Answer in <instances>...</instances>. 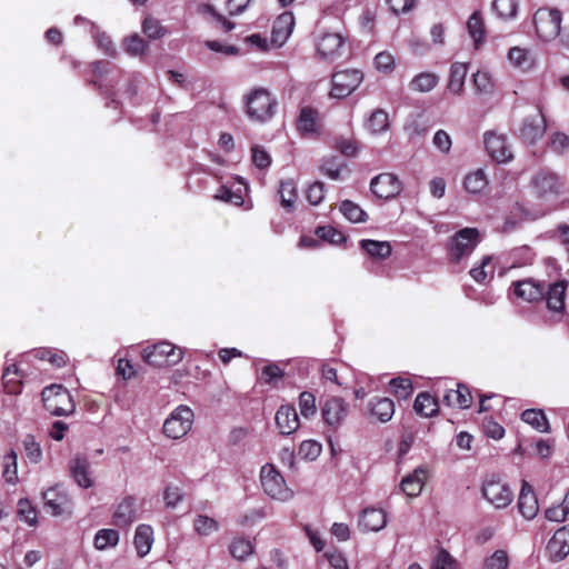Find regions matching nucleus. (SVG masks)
<instances>
[{
  "instance_id": "13",
  "label": "nucleus",
  "mask_w": 569,
  "mask_h": 569,
  "mask_svg": "<svg viewBox=\"0 0 569 569\" xmlns=\"http://www.w3.org/2000/svg\"><path fill=\"white\" fill-rule=\"evenodd\" d=\"M345 39L340 33L329 32L322 34L317 43L319 56L329 61H335L342 56Z\"/></svg>"
},
{
  "instance_id": "19",
  "label": "nucleus",
  "mask_w": 569,
  "mask_h": 569,
  "mask_svg": "<svg viewBox=\"0 0 569 569\" xmlns=\"http://www.w3.org/2000/svg\"><path fill=\"white\" fill-rule=\"evenodd\" d=\"M276 426L283 436L296 432L300 426L296 408L290 405H282L276 412Z\"/></svg>"
},
{
  "instance_id": "29",
  "label": "nucleus",
  "mask_w": 569,
  "mask_h": 569,
  "mask_svg": "<svg viewBox=\"0 0 569 569\" xmlns=\"http://www.w3.org/2000/svg\"><path fill=\"white\" fill-rule=\"evenodd\" d=\"M297 130L301 134H311L319 131V113L311 107H303L297 119Z\"/></svg>"
},
{
  "instance_id": "49",
  "label": "nucleus",
  "mask_w": 569,
  "mask_h": 569,
  "mask_svg": "<svg viewBox=\"0 0 569 569\" xmlns=\"http://www.w3.org/2000/svg\"><path fill=\"white\" fill-rule=\"evenodd\" d=\"M509 558L505 550H496L483 561L482 569H508Z\"/></svg>"
},
{
  "instance_id": "27",
  "label": "nucleus",
  "mask_w": 569,
  "mask_h": 569,
  "mask_svg": "<svg viewBox=\"0 0 569 569\" xmlns=\"http://www.w3.org/2000/svg\"><path fill=\"white\" fill-rule=\"evenodd\" d=\"M24 373L20 366L16 362L7 365L4 368L2 380L8 393L18 395L21 391Z\"/></svg>"
},
{
  "instance_id": "37",
  "label": "nucleus",
  "mask_w": 569,
  "mask_h": 569,
  "mask_svg": "<svg viewBox=\"0 0 569 569\" xmlns=\"http://www.w3.org/2000/svg\"><path fill=\"white\" fill-rule=\"evenodd\" d=\"M293 28V17L291 13H282L274 21L272 29V41L284 42Z\"/></svg>"
},
{
  "instance_id": "5",
  "label": "nucleus",
  "mask_w": 569,
  "mask_h": 569,
  "mask_svg": "<svg viewBox=\"0 0 569 569\" xmlns=\"http://www.w3.org/2000/svg\"><path fill=\"white\" fill-rule=\"evenodd\" d=\"M260 480L263 491L272 499L287 501L292 498V491L287 487L283 477L272 465L267 463L262 466Z\"/></svg>"
},
{
  "instance_id": "53",
  "label": "nucleus",
  "mask_w": 569,
  "mask_h": 569,
  "mask_svg": "<svg viewBox=\"0 0 569 569\" xmlns=\"http://www.w3.org/2000/svg\"><path fill=\"white\" fill-rule=\"evenodd\" d=\"M23 447L28 459L38 463L42 458V450L40 445L36 441V438L31 435L26 436L23 440Z\"/></svg>"
},
{
  "instance_id": "50",
  "label": "nucleus",
  "mask_w": 569,
  "mask_h": 569,
  "mask_svg": "<svg viewBox=\"0 0 569 569\" xmlns=\"http://www.w3.org/2000/svg\"><path fill=\"white\" fill-rule=\"evenodd\" d=\"M91 70V79L88 80V84L101 90V84L98 82L99 79L103 78L109 71V62L103 60L93 61L89 64Z\"/></svg>"
},
{
  "instance_id": "44",
  "label": "nucleus",
  "mask_w": 569,
  "mask_h": 569,
  "mask_svg": "<svg viewBox=\"0 0 569 569\" xmlns=\"http://www.w3.org/2000/svg\"><path fill=\"white\" fill-rule=\"evenodd\" d=\"M119 542V532L114 529H100L94 536V547L104 550L114 547Z\"/></svg>"
},
{
  "instance_id": "15",
  "label": "nucleus",
  "mask_w": 569,
  "mask_h": 569,
  "mask_svg": "<svg viewBox=\"0 0 569 569\" xmlns=\"http://www.w3.org/2000/svg\"><path fill=\"white\" fill-rule=\"evenodd\" d=\"M485 147L488 154L497 162L503 163L512 158V153L503 134L487 132L485 134Z\"/></svg>"
},
{
  "instance_id": "39",
  "label": "nucleus",
  "mask_w": 569,
  "mask_h": 569,
  "mask_svg": "<svg viewBox=\"0 0 569 569\" xmlns=\"http://www.w3.org/2000/svg\"><path fill=\"white\" fill-rule=\"evenodd\" d=\"M176 350L179 351V356H184L186 350L174 346L169 341H159L152 345H148L142 348L139 352L140 356H173Z\"/></svg>"
},
{
  "instance_id": "36",
  "label": "nucleus",
  "mask_w": 569,
  "mask_h": 569,
  "mask_svg": "<svg viewBox=\"0 0 569 569\" xmlns=\"http://www.w3.org/2000/svg\"><path fill=\"white\" fill-rule=\"evenodd\" d=\"M230 555L239 560H247L254 552L253 542L244 537H234L229 545Z\"/></svg>"
},
{
  "instance_id": "8",
  "label": "nucleus",
  "mask_w": 569,
  "mask_h": 569,
  "mask_svg": "<svg viewBox=\"0 0 569 569\" xmlns=\"http://www.w3.org/2000/svg\"><path fill=\"white\" fill-rule=\"evenodd\" d=\"M363 80V73L357 69L337 71L331 77L330 96L342 99L351 94Z\"/></svg>"
},
{
  "instance_id": "18",
  "label": "nucleus",
  "mask_w": 569,
  "mask_h": 569,
  "mask_svg": "<svg viewBox=\"0 0 569 569\" xmlns=\"http://www.w3.org/2000/svg\"><path fill=\"white\" fill-rule=\"evenodd\" d=\"M552 561H560L569 555V523L558 529L547 545Z\"/></svg>"
},
{
  "instance_id": "64",
  "label": "nucleus",
  "mask_w": 569,
  "mask_h": 569,
  "mask_svg": "<svg viewBox=\"0 0 569 569\" xmlns=\"http://www.w3.org/2000/svg\"><path fill=\"white\" fill-rule=\"evenodd\" d=\"M508 59L513 66L521 69H526L528 64L527 51L519 47H513L509 50Z\"/></svg>"
},
{
  "instance_id": "41",
  "label": "nucleus",
  "mask_w": 569,
  "mask_h": 569,
  "mask_svg": "<svg viewBox=\"0 0 569 569\" xmlns=\"http://www.w3.org/2000/svg\"><path fill=\"white\" fill-rule=\"evenodd\" d=\"M320 170L328 178L339 180L341 179V171L348 169L346 162L338 156H330L323 159Z\"/></svg>"
},
{
  "instance_id": "11",
  "label": "nucleus",
  "mask_w": 569,
  "mask_h": 569,
  "mask_svg": "<svg viewBox=\"0 0 569 569\" xmlns=\"http://www.w3.org/2000/svg\"><path fill=\"white\" fill-rule=\"evenodd\" d=\"M370 190L377 198L389 200L401 192L402 183L396 174L383 172L371 180Z\"/></svg>"
},
{
  "instance_id": "26",
  "label": "nucleus",
  "mask_w": 569,
  "mask_h": 569,
  "mask_svg": "<svg viewBox=\"0 0 569 569\" xmlns=\"http://www.w3.org/2000/svg\"><path fill=\"white\" fill-rule=\"evenodd\" d=\"M89 461L84 457H74L70 463L69 469L72 478L81 488L88 489L93 485L89 472Z\"/></svg>"
},
{
  "instance_id": "59",
  "label": "nucleus",
  "mask_w": 569,
  "mask_h": 569,
  "mask_svg": "<svg viewBox=\"0 0 569 569\" xmlns=\"http://www.w3.org/2000/svg\"><path fill=\"white\" fill-rule=\"evenodd\" d=\"M214 199L224 201L228 203H233L236 206H240L243 202V198L240 193L233 192L230 188L226 186H221L216 196Z\"/></svg>"
},
{
  "instance_id": "62",
  "label": "nucleus",
  "mask_w": 569,
  "mask_h": 569,
  "mask_svg": "<svg viewBox=\"0 0 569 569\" xmlns=\"http://www.w3.org/2000/svg\"><path fill=\"white\" fill-rule=\"evenodd\" d=\"M473 86L479 93H488L492 89L491 78L487 72L478 71L473 74Z\"/></svg>"
},
{
  "instance_id": "12",
  "label": "nucleus",
  "mask_w": 569,
  "mask_h": 569,
  "mask_svg": "<svg viewBox=\"0 0 569 569\" xmlns=\"http://www.w3.org/2000/svg\"><path fill=\"white\" fill-rule=\"evenodd\" d=\"M546 129L547 121L542 111L539 109L535 114L523 119L519 129V136L525 142L532 144L542 138Z\"/></svg>"
},
{
  "instance_id": "35",
  "label": "nucleus",
  "mask_w": 569,
  "mask_h": 569,
  "mask_svg": "<svg viewBox=\"0 0 569 569\" xmlns=\"http://www.w3.org/2000/svg\"><path fill=\"white\" fill-rule=\"evenodd\" d=\"M193 531L200 537H209L218 532L221 528L220 522L204 513H198L192 520Z\"/></svg>"
},
{
  "instance_id": "3",
  "label": "nucleus",
  "mask_w": 569,
  "mask_h": 569,
  "mask_svg": "<svg viewBox=\"0 0 569 569\" xmlns=\"http://www.w3.org/2000/svg\"><path fill=\"white\" fill-rule=\"evenodd\" d=\"M480 242V232L477 228L466 227L457 231L448 242V254L452 262H459L468 257Z\"/></svg>"
},
{
  "instance_id": "57",
  "label": "nucleus",
  "mask_w": 569,
  "mask_h": 569,
  "mask_svg": "<svg viewBox=\"0 0 569 569\" xmlns=\"http://www.w3.org/2000/svg\"><path fill=\"white\" fill-rule=\"evenodd\" d=\"M148 48V43L138 34H133L128 37L124 40V49L128 53L132 56H138L143 53Z\"/></svg>"
},
{
  "instance_id": "42",
  "label": "nucleus",
  "mask_w": 569,
  "mask_h": 569,
  "mask_svg": "<svg viewBox=\"0 0 569 569\" xmlns=\"http://www.w3.org/2000/svg\"><path fill=\"white\" fill-rule=\"evenodd\" d=\"M281 206L289 212L293 211L297 199V189L293 180L281 181L279 188Z\"/></svg>"
},
{
  "instance_id": "47",
  "label": "nucleus",
  "mask_w": 569,
  "mask_h": 569,
  "mask_svg": "<svg viewBox=\"0 0 569 569\" xmlns=\"http://www.w3.org/2000/svg\"><path fill=\"white\" fill-rule=\"evenodd\" d=\"M390 387L398 399H408L413 391L412 382L408 378H395L390 381Z\"/></svg>"
},
{
  "instance_id": "1",
  "label": "nucleus",
  "mask_w": 569,
  "mask_h": 569,
  "mask_svg": "<svg viewBox=\"0 0 569 569\" xmlns=\"http://www.w3.org/2000/svg\"><path fill=\"white\" fill-rule=\"evenodd\" d=\"M278 102L264 88H254L246 97V113L257 122L270 120L277 111Z\"/></svg>"
},
{
  "instance_id": "56",
  "label": "nucleus",
  "mask_w": 569,
  "mask_h": 569,
  "mask_svg": "<svg viewBox=\"0 0 569 569\" xmlns=\"http://www.w3.org/2000/svg\"><path fill=\"white\" fill-rule=\"evenodd\" d=\"M306 198L312 206H318L325 198V183L315 181L306 190Z\"/></svg>"
},
{
  "instance_id": "54",
  "label": "nucleus",
  "mask_w": 569,
  "mask_h": 569,
  "mask_svg": "<svg viewBox=\"0 0 569 569\" xmlns=\"http://www.w3.org/2000/svg\"><path fill=\"white\" fill-rule=\"evenodd\" d=\"M18 513L28 525L34 526L37 523V510L28 499L18 501Z\"/></svg>"
},
{
  "instance_id": "40",
  "label": "nucleus",
  "mask_w": 569,
  "mask_h": 569,
  "mask_svg": "<svg viewBox=\"0 0 569 569\" xmlns=\"http://www.w3.org/2000/svg\"><path fill=\"white\" fill-rule=\"evenodd\" d=\"M521 420L540 432L549 431V423L541 409H527L521 413Z\"/></svg>"
},
{
  "instance_id": "6",
  "label": "nucleus",
  "mask_w": 569,
  "mask_h": 569,
  "mask_svg": "<svg viewBox=\"0 0 569 569\" xmlns=\"http://www.w3.org/2000/svg\"><path fill=\"white\" fill-rule=\"evenodd\" d=\"M193 411L188 406L177 407L163 423V433L171 439L184 437L193 423Z\"/></svg>"
},
{
  "instance_id": "51",
  "label": "nucleus",
  "mask_w": 569,
  "mask_h": 569,
  "mask_svg": "<svg viewBox=\"0 0 569 569\" xmlns=\"http://www.w3.org/2000/svg\"><path fill=\"white\" fill-rule=\"evenodd\" d=\"M299 409L303 418H310L316 415V398L309 391H303L299 396Z\"/></svg>"
},
{
  "instance_id": "33",
  "label": "nucleus",
  "mask_w": 569,
  "mask_h": 569,
  "mask_svg": "<svg viewBox=\"0 0 569 569\" xmlns=\"http://www.w3.org/2000/svg\"><path fill=\"white\" fill-rule=\"evenodd\" d=\"M134 548L139 557L149 553L153 543V530L149 525H139L134 532Z\"/></svg>"
},
{
  "instance_id": "10",
  "label": "nucleus",
  "mask_w": 569,
  "mask_h": 569,
  "mask_svg": "<svg viewBox=\"0 0 569 569\" xmlns=\"http://www.w3.org/2000/svg\"><path fill=\"white\" fill-rule=\"evenodd\" d=\"M42 499L44 501V508L52 516L72 515L73 502L68 492L60 485H56L43 491Z\"/></svg>"
},
{
  "instance_id": "48",
  "label": "nucleus",
  "mask_w": 569,
  "mask_h": 569,
  "mask_svg": "<svg viewBox=\"0 0 569 569\" xmlns=\"http://www.w3.org/2000/svg\"><path fill=\"white\" fill-rule=\"evenodd\" d=\"M142 31L149 39H160L166 34V29L160 21L150 16L143 20Z\"/></svg>"
},
{
  "instance_id": "61",
  "label": "nucleus",
  "mask_w": 569,
  "mask_h": 569,
  "mask_svg": "<svg viewBox=\"0 0 569 569\" xmlns=\"http://www.w3.org/2000/svg\"><path fill=\"white\" fill-rule=\"evenodd\" d=\"M283 377V371L274 363L267 365L261 371L260 379L267 383L276 385Z\"/></svg>"
},
{
  "instance_id": "20",
  "label": "nucleus",
  "mask_w": 569,
  "mask_h": 569,
  "mask_svg": "<svg viewBox=\"0 0 569 569\" xmlns=\"http://www.w3.org/2000/svg\"><path fill=\"white\" fill-rule=\"evenodd\" d=\"M136 520V499L132 496L124 497L116 507L113 523L119 528H127Z\"/></svg>"
},
{
  "instance_id": "7",
  "label": "nucleus",
  "mask_w": 569,
  "mask_h": 569,
  "mask_svg": "<svg viewBox=\"0 0 569 569\" xmlns=\"http://www.w3.org/2000/svg\"><path fill=\"white\" fill-rule=\"evenodd\" d=\"M482 495L497 509L506 508L513 499V492L509 486L495 475L485 479Z\"/></svg>"
},
{
  "instance_id": "34",
  "label": "nucleus",
  "mask_w": 569,
  "mask_h": 569,
  "mask_svg": "<svg viewBox=\"0 0 569 569\" xmlns=\"http://www.w3.org/2000/svg\"><path fill=\"white\" fill-rule=\"evenodd\" d=\"M360 248L372 259L385 260L391 256L392 248L388 241L363 239Z\"/></svg>"
},
{
  "instance_id": "60",
  "label": "nucleus",
  "mask_w": 569,
  "mask_h": 569,
  "mask_svg": "<svg viewBox=\"0 0 569 569\" xmlns=\"http://www.w3.org/2000/svg\"><path fill=\"white\" fill-rule=\"evenodd\" d=\"M375 66L379 71L390 73L395 69V59L389 52L382 51L375 57Z\"/></svg>"
},
{
  "instance_id": "63",
  "label": "nucleus",
  "mask_w": 569,
  "mask_h": 569,
  "mask_svg": "<svg viewBox=\"0 0 569 569\" xmlns=\"http://www.w3.org/2000/svg\"><path fill=\"white\" fill-rule=\"evenodd\" d=\"M183 495L179 487L168 486L163 492V500L168 508H174L182 500Z\"/></svg>"
},
{
  "instance_id": "45",
  "label": "nucleus",
  "mask_w": 569,
  "mask_h": 569,
  "mask_svg": "<svg viewBox=\"0 0 569 569\" xmlns=\"http://www.w3.org/2000/svg\"><path fill=\"white\" fill-rule=\"evenodd\" d=\"M463 184L467 191L478 193L487 187L488 180L485 172L478 169L466 176Z\"/></svg>"
},
{
  "instance_id": "16",
  "label": "nucleus",
  "mask_w": 569,
  "mask_h": 569,
  "mask_svg": "<svg viewBox=\"0 0 569 569\" xmlns=\"http://www.w3.org/2000/svg\"><path fill=\"white\" fill-rule=\"evenodd\" d=\"M568 288L567 280H558L545 287V297L547 308L557 313L565 312L566 309V292Z\"/></svg>"
},
{
  "instance_id": "52",
  "label": "nucleus",
  "mask_w": 569,
  "mask_h": 569,
  "mask_svg": "<svg viewBox=\"0 0 569 569\" xmlns=\"http://www.w3.org/2000/svg\"><path fill=\"white\" fill-rule=\"evenodd\" d=\"M492 9L503 19H509L516 16L517 2L516 0H493Z\"/></svg>"
},
{
  "instance_id": "4",
  "label": "nucleus",
  "mask_w": 569,
  "mask_h": 569,
  "mask_svg": "<svg viewBox=\"0 0 569 569\" xmlns=\"http://www.w3.org/2000/svg\"><path fill=\"white\" fill-rule=\"evenodd\" d=\"M536 32L543 41L561 34V12L558 9L540 8L533 16Z\"/></svg>"
},
{
  "instance_id": "2",
  "label": "nucleus",
  "mask_w": 569,
  "mask_h": 569,
  "mask_svg": "<svg viewBox=\"0 0 569 569\" xmlns=\"http://www.w3.org/2000/svg\"><path fill=\"white\" fill-rule=\"evenodd\" d=\"M42 401L46 410L53 416H69L76 406L70 392L61 385H51L42 390Z\"/></svg>"
},
{
  "instance_id": "14",
  "label": "nucleus",
  "mask_w": 569,
  "mask_h": 569,
  "mask_svg": "<svg viewBox=\"0 0 569 569\" xmlns=\"http://www.w3.org/2000/svg\"><path fill=\"white\" fill-rule=\"evenodd\" d=\"M517 298L528 302H538L543 300L545 284L541 281L531 278L513 281L511 284Z\"/></svg>"
},
{
  "instance_id": "46",
  "label": "nucleus",
  "mask_w": 569,
  "mask_h": 569,
  "mask_svg": "<svg viewBox=\"0 0 569 569\" xmlns=\"http://www.w3.org/2000/svg\"><path fill=\"white\" fill-rule=\"evenodd\" d=\"M389 127L388 113L382 109L375 110L368 119V128L372 133H381Z\"/></svg>"
},
{
  "instance_id": "58",
  "label": "nucleus",
  "mask_w": 569,
  "mask_h": 569,
  "mask_svg": "<svg viewBox=\"0 0 569 569\" xmlns=\"http://www.w3.org/2000/svg\"><path fill=\"white\" fill-rule=\"evenodd\" d=\"M333 148L346 157H355L358 152V144L355 139L336 138Z\"/></svg>"
},
{
  "instance_id": "23",
  "label": "nucleus",
  "mask_w": 569,
  "mask_h": 569,
  "mask_svg": "<svg viewBox=\"0 0 569 569\" xmlns=\"http://www.w3.org/2000/svg\"><path fill=\"white\" fill-rule=\"evenodd\" d=\"M151 358H119L117 375L123 380H130L142 371V365L159 366L150 361Z\"/></svg>"
},
{
  "instance_id": "17",
  "label": "nucleus",
  "mask_w": 569,
  "mask_h": 569,
  "mask_svg": "<svg viewBox=\"0 0 569 569\" xmlns=\"http://www.w3.org/2000/svg\"><path fill=\"white\" fill-rule=\"evenodd\" d=\"M321 413L327 425L337 428L347 417L348 405L342 398L332 397L325 402Z\"/></svg>"
},
{
  "instance_id": "32",
  "label": "nucleus",
  "mask_w": 569,
  "mask_h": 569,
  "mask_svg": "<svg viewBox=\"0 0 569 569\" xmlns=\"http://www.w3.org/2000/svg\"><path fill=\"white\" fill-rule=\"evenodd\" d=\"M440 78L431 71H423L416 74L408 87L413 92L426 93L433 90L439 84Z\"/></svg>"
},
{
  "instance_id": "21",
  "label": "nucleus",
  "mask_w": 569,
  "mask_h": 569,
  "mask_svg": "<svg viewBox=\"0 0 569 569\" xmlns=\"http://www.w3.org/2000/svg\"><path fill=\"white\" fill-rule=\"evenodd\" d=\"M518 509L523 518L533 519L539 510L538 499L532 490V487L523 481L521 491L518 499Z\"/></svg>"
},
{
  "instance_id": "38",
  "label": "nucleus",
  "mask_w": 569,
  "mask_h": 569,
  "mask_svg": "<svg viewBox=\"0 0 569 569\" xmlns=\"http://www.w3.org/2000/svg\"><path fill=\"white\" fill-rule=\"evenodd\" d=\"M413 409L423 417H433L438 413L439 406L435 397L428 392H421L415 400Z\"/></svg>"
},
{
  "instance_id": "43",
  "label": "nucleus",
  "mask_w": 569,
  "mask_h": 569,
  "mask_svg": "<svg viewBox=\"0 0 569 569\" xmlns=\"http://www.w3.org/2000/svg\"><path fill=\"white\" fill-rule=\"evenodd\" d=\"M340 212L353 223L365 222L368 219V214L360 208L359 204L351 200H343L340 203Z\"/></svg>"
},
{
  "instance_id": "22",
  "label": "nucleus",
  "mask_w": 569,
  "mask_h": 569,
  "mask_svg": "<svg viewBox=\"0 0 569 569\" xmlns=\"http://www.w3.org/2000/svg\"><path fill=\"white\" fill-rule=\"evenodd\" d=\"M442 399L449 407H458L460 409L469 408L472 402L471 392L463 383H456V388L446 389Z\"/></svg>"
},
{
  "instance_id": "28",
  "label": "nucleus",
  "mask_w": 569,
  "mask_h": 569,
  "mask_svg": "<svg viewBox=\"0 0 569 569\" xmlns=\"http://www.w3.org/2000/svg\"><path fill=\"white\" fill-rule=\"evenodd\" d=\"M369 411L372 418L379 422H388L395 415V403L389 398H373L369 402Z\"/></svg>"
},
{
  "instance_id": "55",
  "label": "nucleus",
  "mask_w": 569,
  "mask_h": 569,
  "mask_svg": "<svg viewBox=\"0 0 569 569\" xmlns=\"http://www.w3.org/2000/svg\"><path fill=\"white\" fill-rule=\"evenodd\" d=\"M316 236L320 240L329 241L330 243H339L345 239L343 234L331 226H320L316 229Z\"/></svg>"
},
{
  "instance_id": "30",
  "label": "nucleus",
  "mask_w": 569,
  "mask_h": 569,
  "mask_svg": "<svg viewBox=\"0 0 569 569\" xmlns=\"http://www.w3.org/2000/svg\"><path fill=\"white\" fill-rule=\"evenodd\" d=\"M467 30L473 40L475 48L479 49L487 36L483 14L480 10H476L471 13L467 21Z\"/></svg>"
},
{
  "instance_id": "9",
  "label": "nucleus",
  "mask_w": 569,
  "mask_h": 569,
  "mask_svg": "<svg viewBox=\"0 0 569 569\" xmlns=\"http://www.w3.org/2000/svg\"><path fill=\"white\" fill-rule=\"evenodd\" d=\"M531 187L538 198L548 199L561 193L563 182L557 173L541 169L532 177Z\"/></svg>"
},
{
  "instance_id": "25",
  "label": "nucleus",
  "mask_w": 569,
  "mask_h": 569,
  "mask_svg": "<svg viewBox=\"0 0 569 569\" xmlns=\"http://www.w3.org/2000/svg\"><path fill=\"white\" fill-rule=\"evenodd\" d=\"M387 525V515L382 509L367 508L359 518V526L363 531H379Z\"/></svg>"
},
{
  "instance_id": "31",
  "label": "nucleus",
  "mask_w": 569,
  "mask_h": 569,
  "mask_svg": "<svg viewBox=\"0 0 569 569\" xmlns=\"http://www.w3.org/2000/svg\"><path fill=\"white\" fill-rule=\"evenodd\" d=\"M467 73V63L453 62L450 67L449 80L447 84L448 90L453 94L461 96L463 92Z\"/></svg>"
},
{
  "instance_id": "24",
  "label": "nucleus",
  "mask_w": 569,
  "mask_h": 569,
  "mask_svg": "<svg viewBox=\"0 0 569 569\" xmlns=\"http://www.w3.org/2000/svg\"><path fill=\"white\" fill-rule=\"evenodd\" d=\"M427 478V469L418 467L412 473L406 476L400 483V488L410 498L418 497L425 486Z\"/></svg>"
}]
</instances>
